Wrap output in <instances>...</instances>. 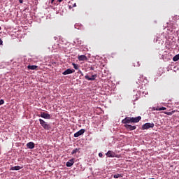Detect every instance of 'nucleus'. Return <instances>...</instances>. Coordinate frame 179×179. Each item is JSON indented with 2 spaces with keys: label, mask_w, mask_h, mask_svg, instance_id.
I'll return each instance as SVG.
<instances>
[{
  "label": "nucleus",
  "mask_w": 179,
  "mask_h": 179,
  "mask_svg": "<svg viewBox=\"0 0 179 179\" xmlns=\"http://www.w3.org/2000/svg\"><path fill=\"white\" fill-rule=\"evenodd\" d=\"M39 122L41 127H43V129H46V131H50V129H51V125H50V124H48L43 119H39Z\"/></svg>",
  "instance_id": "nucleus-1"
},
{
  "label": "nucleus",
  "mask_w": 179,
  "mask_h": 179,
  "mask_svg": "<svg viewBox=\"0 0 179 179\" xmlns=\"http://www.w3.org/2000/svg\"><path fill=\"white\" fill-rule=\"evenodd\" d=\"M155 127V123H145L142 126V129H149V128H154Z\"/></svg>",
  "instance_id": "nucleus-2"
},
{
  "label": "nucleus",
  "mask_w": 179,
  "mask_h": 179,
  "mask_svg": "<svg viewBox=\"0 0 179 179\" xmlns=\"http://www.w3.org/2000/svg\"><path fill=\"white\" fill-rule=\"evenodd\" d=\"M40 117H41V118H44L45 120H51V115L44 112L41 113Z\"/></svg>",
  "instance_id": "nucleus-3"
},
{
  "label": "nucleus",
  "mask_w": 179,
  "mask_h": 179,
  "mask_svg": "<svg viewBox=\"0 0 179 179\" xmlns=\"http://www.w3.org/2000/svg\"><path fill=\"white\" fill-rule=\"evenodd\" d=\"M122 124H132V117H127L122 120Z\"/></svg>",
  "instance_id": "nucleus-4"
},
{
  "label": "nucleus",
  "mask_w": 179,
  "mask_h": 179,
  "mask_svg": "<svg viewBox=\"0 0 179 179\" xmlns=\"http://www.w3.org/2000/svg\"><path fill=\"white\" fill-rule=\"evenodd\" d=\"M85 134V129H82L74 134V138H79L80 135H83Z\"/></svg>",
  "instance_id": "nucleus-5"
},
{
  "label": "nucleus",
  "mask_w": 179,
  "mask_h": 179,
  "mask_svg": "<svg viewBox=\"0 0 179 179\" xmlns=\"http://www.w3.org/2000/svg\"><path fill=\"white\" fill-rule=\"evenodd\" d=\"M124 127L129 131H135L136 129V126H132L131 124H125Z\"/></svg>",
  "instance_id": "nucleus-6"
},
{
  "label": "nucleus",
  "mask_w": 179,
  "mask_h": 179,
  "mask_svg": "<svg viewBox=\"0 0 179 179\" xmlns=\"http://www.w3.org/2000/svg\"><path fill=\"white\" fill-rule=\"evenodd\" d=\"M74 163H75V158H73L66 162V167H72Z\"/></svg>",
  "instance_id": "nucleus-7"
},
{
  "label": "nucleus",
  "mask_w": 179,
  "mask_h": 179,
  "mask_svg": "<svg viewBox=\"0 0 179 179\" xmlns=\"http://www.w3.org/2000/svg\"><path fill=\"white\" fill-rule=\"evenodd\" d=\"M141 120H142V117L141 116H138L136 117H131V124L132 123H137L139 122V121H141Z\"/></svg>",
  "instance_id": "nucleus-8"
},
{
  "label": "nucleus",
  "mask_w": 179,
  "mask_h": 179,
  "mask_svg": "<svg viewBox=\"0 0 179 179\" xmlns=\"http://www.w3.org/2000/svg\"><path fill=\"white\" fill-rule=\"evenodd\" d=\"M75 73V70L71 69H68L65 71H64L62 73V74L63 75H71V73Z\"/></svg>",
  "instance_id": "nucleus-9"
},
{
  "label": "nucleus",
  "mask_w": 179,
  "mask_h": 179,
  "mask_svg": "<svg viewBox=\"0 0 179 179\" xmlns=\"http://www.w3.org/2000/svg\"><path fill=\"white\" fill-rule=\"evenodd\" d=\"M106 155L107 156V157H115V152L111 150H108Z\"/></svg>",
  "instance_id": "nucleus-10"
},
{
  "label": "nucleus",
  "mask_w": 179,
  "mask_h": 179,
  "mask_svg": "<svg viewBox=\"0 0 179 179\" xmlns=\"http://www.w3.org/2000/svg\"><path fill=\"white\" fill-rule=\"evenodd\" d=\"M96 78H97L96 74L92 75L91 78L89 77V76H85V78L87 79V80H94L96 79Z\"/></svg>",
  "instance_id": "nucleus-11"
},
{
  "label": "nucleus",
  "mask_w": 179,
  "mask_h": 179,
  "mask_svg": "<svg viewBox=\"0 0 179 179\" xmlns=\"http://www.w3.org/2000/svg\"><path fill=\"white\" fill-rule=\"evenodd\" d=\"M78 59V61H87V57L85 55H79Z\"/></svg>",
  "instance_id": "nucleus-12"
},
{
  "label": "nucleus",
  "mask_w": 179,
  "mask_h": 179,
  "mask_svg": "<svg viewBox=\"0 0 179 179\" xmlns=\"http://www.w3.org/2000/svg\"><path fill=\"white\" fill-rule=\"evenodd\" d=\"M34 143L33 142H29L28 143H27V147L28 148V149H34Z\"/></svg>",
  "instance_id": "nucleus-13"
},
{
  "label": "nucleus",
  "mask_w": 179,
  "mask_h": 179,
  "mask_svg": "<svg viewBox=\"0 0 179 179\" xmlns=\"http://www.w3.org/2000/svg\"><path fill=\"white\" fill-rule=\"evenodd\" d=\"M27 68H28V69H31V71H34V70H36V69H37V68H38L37 66H36V65H29L28 66H27Z\"/></svg>",
  "instance_id": "nucleus-14"
},
{
  "label": "nucleus",
  "mask_w": 179,
  "mask_h": 179,
  "mask_svg": "<svg viewBox=\"0 0 179 179\" xmlns=\"http://www.w3.org/2000/svg\"><path fill=\"white\" fill-rule=\"evenodd\" d=\"M22 169V166H13L10 168V170H21Z\"/></svg>",
  "instance_id": "nucleus-15"
},
{
  "label": "nucleus",
  "mask_w": 179,
  "mask_h": 179,
  "mask_svg": "<svg viewBox=\"0 0 179 179\" xmlns=\"http://www.w3.org/2000/svg\"><path fill=\"white\" fill-rule=\"evenodd\" d=\"M176 113V110H173L171 112H164V114H166V115H173Z\"/></svg>",
  "instance_id": "nucleus-16"
},
{
  "label": "nucleus",
  "mask_w": 179,
  "mask_h": 179,
  "mask_svg": "<svg viewBox=\"0 0 179 179\" xmlns=\"http://www.w3.org/2000/svg\"><path fill=\"white\" fill-rule=\"evenodd\" d=\"M179 59V54L176 55L173 58V61H174V62L178 61Z\"/></svg>",
  "instance_id": "nucleus-17"
},
{
  "label": "nucleus",
  "mask_w": 179,
  "mask_h": 179,
  "mask_svg": "<svg viewBox=\"0 0 179 179\" xmlns=\"http://www.w3.org/2000/svg\"><path fill=\"white\" fill-rule=\"evenodd\" d=\"M72 65H73L74 69H76V71H78V69H79V65H78L75 63H73Z\"/></svg>",
  "instance_id": "nucleus-18"
},
{
  "label": "nucleus",
  "mask_w": 179,
  "mask_h": 179,
  "mask_svg": "<svg viewBox=\"0 0 179 179\" xmlns=\"http://www.w3.org/2000/svg\"><path fill=\"white\" fill-rule=\"evenodd\" d=\"M78 152H79V149L76 148V149L73 150V151L71 152V155H75V154L78 153Z\"/></svg>",
  "instance_id": "nucleus-19"
},
{
  "label": "nucleus",
  "mask_w": 179,
  "mask_h": 179,
  "mask_svg": "<svg viewBox=\"0 0 179 179\" xmlns=\"http://www.w3.org/2000/svg\"><path fill=\"white\" fill-rule=\"evenodd\" d=\"M114 178H120V177H122V176H121V174L120 173H117L115 175H114Z\"/></svg>",
  "instance_id": "nucleus-20"
},
{
  "label": "nucleus",
  "mask_w": 179,
  "mask_h": 179,
  "mask_svg": "<svg viewBox=\"0 0 179 179\" xmlns=\"http://www.w3.org/2000/svg\"><path fill=\"white\" fill-rule=\"evenodd\" d=\"M163 110H167V108L166 107H161L159 108V111H162Z\"/></svg>",
  "instance_id": "nucleus-21"
},
{
  "label": "nucleus",
  "mask_w": 179,
  "mask_h": 179,
  "mask_svg": "<svg viewBox=\"0 0 179 179\" xmlns=\"http://www.w3.org/2000/svg\"><path fill=\"white\" fill-rule=\"evenodd\" d=\"M137 64H134V66H141V63L139 62H136Z\"/></svg>",
  "instance_id": "nucleus-22"
},
{
  "label": "nucleus",
  "mask_w": 179,
  "mask_h": 179,
  "mask_svg": "<svg viewBox=\"0 0 179 179\" xmlns=\"http://www.w3.org/2000/svg\"><path fill=\"white\" fill-rule=\"evenodd\" d=\"M5 101H3V99H1L0 100V106H2V104H4Z\"/></svg>",
  "instance_id": "nucleus-23"
},
{
  "label": "nucleus",
  "mask_w": 179,
  "mask_h": 179,
  "mask_svg": "<svg viewBox=\"0 0 179 179\" xmlns=\"http://www.w3.org/2000/svg\"><path fill=\"white\" fill-rule=\"evenodd\" d=\"M159 108H159V107L155 108V111H160V110H159Z\"/></svg>",
  "instance_id": "nucleus-24"
},
{
  "label": "nucleus",
  "mask_w": 179,
  "mask_h": 179,
  "mask_svg": "<svg viewBox=\"0 0 179 179\" xmlns=\"http://www.w3.org/2000/svg\"><path fill=\"white\" fill-rule=\"evenodd\" d=\"M99 157H102L103 153L100 152V153L99 154Z\"/></svg>",
  "instance_id": "nucleus-25"
},
{
  "label": "nucleus",
  "mask_w": 179,
  "mask_h": 179,
  "mask_svg": "<svg viewBox=\"0 0 179 179\" xmlns=\"http://www.w3.org/2000/svg\"><path fill=\"white\" fill-rule=\"evenodd\" d=\"M20 3H23V0H19Z\"/></svg>",
  "instance_id": "nucleus-26"
},
{
  "label": "nucleus",
  "mask_w": 179,
  "mask_h": 179,
  "mask_svg": "<svg viewBox=\"0 0 179 179\" xmlns=\"http://www.w3.org/2000/svg\"><path fill=\"white\" fill-rule=\"evenodd\" d=\"M2 43H3L2 40L0 39V45H1Z\"/></svg>",
  "instance_id": "nucleus-27"
},
{
  "label": "nucleus",
  "mask_w": 179,
  "mask_h": 179,
  "mask_svg": "<svg viewBox=\"0 0 179 179\" xmlns=\"http://www.w3.org/2000/svg\"><path fill=\"white\" fill-rule=\"evenodd\" d=\"M49 1H50L51 3H54V0H49Z\"/></svg>",
  "instance_id": "nucleus-28"
},
{
  "label": "nucleus",
  "mask_w": 179,
  "mask_h": 179,
  "mask_svg": "<svg viewBox=\"0 0 179 179\" xmlns=\"http://www.w3.org/2000/svg\"><path fill=\"white\" fill-rule=\"evenodd\" d=\"M152 110L155 111V110H156V107L152 108Z\"/></svg>",
  "instance_id": "nucleus-29"
},
{
  "label": "nucleus",
  "mask_w": 179,
  "mask_h": 179,
  "mask_svg": "<svg viewBox=\"0 0 179 179\" xmlns=\"http://www.w3.org/2000/svg\"><path fill=\"white\" fill-rule=\"evenodd\" d=\"M59 2H62L64 0H58Z\"/></svg>",
  "instance_id": "nucleus-30"
},
{
  "label": "nucleus",
  "mask_w": 179,
  "mask_h": 179,
  "mask_svg": "<svg viewBox=\"0 0 179 179\" xmlns=\"http://www.w3.org/2000/svg\"><path fill=\"white\" fill-rule=\"evenodd\" d=\"M79 73H81V74L83 73H82V71H81L80 70L79 71Z\"/></svg>",
  "instance_id": "nucleus-31"
},
{
  "label": "nucleus",
  "mask_w": 179,
  "mask_h": 179,
  "mask_svg": "<svg viewBox=\"0 0 179 179\" xmlns=\"http://www.w3.org/2000/svg\"><path fill=\"white\" fill-rule=\"evenodd\" d=\"M79 73H81V74L83 73H82V71H81L80 70L79 71Z\"/></svg>",
  "instance_id": "nucleus-32"
},
{
  "label": "nucleus",
  "mask_w": 179,
  "mask_h": 179,
  "mask_svg": "<svg viewBox=\"0 0 179 179\" xmlns=\"http://www.w3.org/2000/svg\"><path fill=\"white\" fill-rule=\"evenodd\" d=\"M81 76H83V73H81Z\"/></svg>",
  "instance_id": "nucleus-33"
},
{
  "label": "nucleus",
  "mask_w": 179,
  "mask_h": 179,
  "mask_svg": "<svg viewBox=\"0 0 179 179\" xmlns=\"http://www.w3.org/2000/svg\"><path fill=\"white\" fill-rule=\"evenodd\" d=\"M74 6H76V3L74 4Z\"/></svg>",
  "instance_id": "nucleus-34"
},
{
  "label": "nucleus",
  "mask_w": 179,
  "mask_h": 179,
  "mask_svg": "<svg viewBox=\"0 0 179 179\" xmlns=\"http://www.w3.org/2000/svg\"><path fill=\"white\" fill-rule=\"evenodd\" d=\"M0 30H1V27H0Z\"/></svg>",
  "instance_id": "nucleus-35"
}]
</instances>
